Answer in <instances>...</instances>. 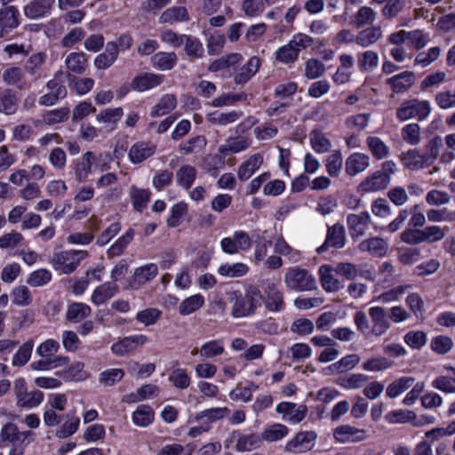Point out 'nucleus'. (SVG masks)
Returning a JSON list of instances; mask_svg holds the SVG:
<instances>
[{"mask_svg":"<svg viewBox=\"0 0 455 455\" xmlns=\"http://www.w3.org/2000/svg\"><path fill=\"white\" fill-rule=\"evenodd\" d=\"M288 433L289 429L285 425L275 423L261 433V438L267 442H276L285 437Z\"/></svg>","mask_w":455,"mask_h":455,"instance_id":"nucleus-60","label":"nucleus"},{"mask_svg":"<svg viewBox=\"0 0 455 455\" xmlns=\"http://www.w3.org/2000/svg\"><path fill=\"white\" fill-rule=\"evenodd\" d=\"M402 139L409 145L416 146L420 142V126L416 123L404 125L401 130Z\"/></svg>","mask_w":455,"mask_h":455,"instance_id":"nucleus-62","label":"nucleus"},{"mask_svg":"<svg viewBox=\"0 0 455 455\" xmlns=\"http://www.w3.org/2000/svg\"><path fill=\"white\" fill-rule=\"evenodd\" d=\"M34 347V341L32 339L27 340L23 343L17 352L13 355L12 364L14 367L24 366L30 359Z\"/></svg>","mask_w":455,"mask_h":455,"instance_id":"nucleus-46","label":"nucleus"},{"mask_svg":"<svg viewBox=\"0 0 455 455\" xmlns=\"http://www.w3.org/2000/svg\"><path fill=\"white\" fill-rule=\"evenodd\" d=\"M188 19V13L185 7L176 6L165 10L161 17L160 21L162 23L173 24L176 21L187 20Z\"/></svg>","mask_w":455,"mask_h":455,"instance_id":"nucleus-55","label":"nucleus"},{"mask_svg":"<svg viewBox=\"0 0 455 455\" xmlns=\"http://www.w3.org/2000/svg\"><path fill=\"white\" fill-rule=\"evenodd\" d=\"M320 283L324 291L327 292H335L341 289L344 285L337 275L336 267L329 264L322 265L318 269Z\"/></svg>","mask_w":455,"mask_h":455,"instance_id":"nucleus-21","label":"nucleus"},{"mask_svg":"<svg viewBox=\"0 0 455 455\" xmlns=\"http://www.w3.org/2000/svg\"><path fill=\"white\" fill-rule=\"evenodd\" d=\"M157 150V145L150 140H140L132 144L128 151V159L132 164H140L152 157Z\"/></svg>","mask_w":455,"mask_h":455,"instance_id":"nucleus-13","label":"nucleus"},{"mask_svg":"<svg viewBox=\"0 0 455 455\" xmlns=\"http://www.w3.org/2000/svg\"><path fill=\"white\" fill-rule=\"evenodd\" d=\"M415 379L412 377H402L388 385L387 387V395L390 398H395L412 386Z\"/></svg>","mask_w":455,"mask_h":455,"instance_id":"nucleus-47","label":"nucleus"},{"mask_svg":"<svg viewBox=\"0 0 455 455\" xmlns=\"http://www.w3.org/2000/svg\"><path fill=\"white\" fill-rule=\"evenodd\" d=\"M133 237L134 230L132 228H129L108 249V258L112 259L123 254L128 244L132 241Z\"/></svg>","mask_w":455,"mask_h":455,"instance_id":"nucleus-39","label":"nucleus"},{"mask_svg":"<svg viewBox=\"0 0 455 455\" xmlns=\"http://www.w3.org/2000/svg\"><path fill=\"white\" fill-rule=\"evenodd\" d=\"M369 166V156L363 153L355 152L346 159L345 172L349 177H354L364 172Z\"/></svg>","mask_w":455,"mask_h":455,"instance_id":"nucleus-22","label":"nucleus"},{"mask_svg":"<svg viewBox=\"0 0 455 455\" xmlns=\"http://www.w3.org/2000/svg\"><path fill=\"white\" fill-rule=\"evenodd\" d=\"M442 147L443 140L436 135L428 141L425 153H421L417 148L409 149L401 154V160L410 170L424 169L435 162Z\"/></svg>","mask_w":455,"mask_h":455,"instance_id":"nucleus-1","label":"nucleus"},{"mask_svg":"<svg viewBox=\"0 0 455 455\" xmlns=\"http://www.w3.org/2000/svg\"><path fill=\"white\" fill-rule=\"evenodd\" d=\"M381 30H340L337 38L343 43L356 44L366 48L375 44L381 37Z\"/></svg>","mask_w":455,"mask_h":455,"instance_id":"nucleus-9","label":"nucleus"},{"mask_svg":"<svg viewBox=\"0 0 455 455\" xmlns=\"http://www.w3.org/2000/svg\"><path fill=\"white\" fill-rule=\"evenodd\" d=\"M274 251L275 253L286 257L291 262L296 263L300 259L299 251L290 246L283 237H279L275 241Z\"/></svg>","mask_w":455,"mask_h":455,"instance_id":"nucleus-49","label":"nucleus"},{"mask_svg":"<svg viewBox=\"0 0 455 455\" xmlns=\"http://www.w3.org/2000/svg\"><path fill=\"white\" fill-rule=\"evenodd\" d=\"M63 72L58 71L52 79L47 82L46 88L49 92L39 98V104L42 106H52L67 96V88L63 84L61 76Z\"/></svg>","mask_w":455,"mask_h":455,"instance_id":"nucleus-12","label":"nucleus"},{"mask_svg":"<svg viewBox=\"0 0 455 455\" xmlns=\"http://www.w3.org/2000/svg\"><path fill=\"white\" fill-rule=\"evenodd\" d=\"M263 164V156L259 154L251 156L237 170V177L245 181L250 179Z\"/></svg>","mask_w":455,"mask_h":455,"instance_id":"nucleus-30","label":"nucleus"},{"mask_svg":"<svg viewBox=\"0 0 455 455\" xmlns=\"http://www.w3.org/2000/svg\"><path fill=\"white\" fill-rule=\"evenodd\" d=\"M148 341V339L146 335H131L114 343L110 349L114 355L122 356L135 350L138 347L143 346Z\"/></svg>","mask_w":455,"mask_h":455,"instance_id":"nucleus-20","label":"nucleus"},{"mask_svg":"<svg viewBox=\"0 0 455 455\" xmlns=\"http://www.w3.org/2000/svg\"><path fill=\"white\" fill-rule=\"evenodd\" d=\"M310 142L313 149L318 154L327 153L331 148L330 140L319 131H314L311 132Z\"/></svg>","mask_w":455,"mask_h":455,"instance_id":"nucleus-64","label":"nucleus"},{"mask_svg":"<svg viewBox=\"0 0 455 455\" xmlns=\"http://www.w3.org/2000/svg\"><path fill=\"white\" fill-rule=\"evenodd\" d=\"M259 67V59L256 56L251 57L235 76V82L237 84H243L247 83L258 72Z\"/></svg>","mask_w":455,"mask_h":455,"instance_id":"nucleus-36","label":"nucleus"},{"mask_svg":"<svg viewBox=\"0 0 455 455\" xmlns=\"http://www.w3.org/2000/svg\"><path fill=\"white\" fill-rule=\"evenodd\" d=\"M158 274V267L155 263H148L135 268L131 286L138 289L140 286L153 280Z\"/></svg>","mask_w":455,"mask_h":455,"instance_id":"nucleus-24","label":"nucleus"},{"mask_svg":"<svg viewBox=\"0 0 455 455\" xmlns=\"http://www.w3.org/2000/svg\"><path fill=\"white\" fill-rule=\"evenodd\" d=\"M19 98L17 92L10 88L0 91V113L13 115L18 110Z\"/></svg>","mask_w":455,"mask_h":455,"instance_id":"nucleus-29","label":"nucleus"},{"mask_svg":"<svg viewBox=\"0 0 455 455\" xmlns=\"http://www.w3.org/2000/svg\"><path fill=\"white\" fill-rule=\"evenodd\" d=\"M397 171L396 164L392 161H385L381 169L375 171L365 178L359 185V190L363 193H372L386 189L391 182V176Z\"/></svg>","mask_w":455,"mask_h":455,"instance_id":"nucleus-3","label":"nucleus"},{"mask_svg":"<svg viewBox=\"0 0 455 455\" xmlns=\"http://www.w3.org/2000/svg\"><path fill=\"white\" fill-rule=\"evenodd\" d=\"M225 352L224 343L221 339H212L204 343L200 349H194L192 355L199 354L203 360L213 359Z\"/></svg>","mask_w":455,"mask_h":455,"instance_id":"nucleus-31","label":"nucleus"},{"mask_svg":"<svg viewBox=\"0 0 455 455\" xmlns=\"http://www.w3.org/2000/svg\"><path fill=\"white\" fill-rule=\"evenodd\" d=\"M44 397V393L39 390L28 391L17 400V405L22 408H35L43 403Z\"/></svg>","mask_w":455,"mask_h":455,"instance_id":"nucleus-59","label":"nucleus"},{"mask_svg":"<svg viewBox=\"0 0 455 455\" xmlns=\"http://www.w3.org/2000/svg\"><path fill=\"white\" fill-rule=\"evenodd\" d=\"M251 142L249 138L243 136L229 138L225 144L220 147L219 151L223 155L239 153L248 148Z\"/></svg>","mask_w":455,"mask_h":455,"instance_id":"nucleus-37","label":"nucleus"},{"mask_svg":"<svg viewBox=\"0 0 455 455\" xmlns=\"http://www.w3.org/2000/svg\"><path fill=\"white\" fill-rule=\"evenodd\" d=\"M316 434L314 431H301L287 442L285 451L300 453L310 451L315 446Z\"/></svg>","mask_w":455,"mask_h":455,"instance_id":"nucleus-16","label":"nucleus"},{"mask_svg":"<svg viewBox=\"0 0 455 455\" xmlns=\"http://www.w3.org/2000/svg\"><path fill=\"white\" fill-rule=\"evenodd\" d=\"M177 107V98L173 94H164L150 112L152 117H159L171 113Z\"/></svg>","mask_w":455,"mask_h":455,"instance_id":"nucleus-35","label":"nucleus"},{"mask_svg":"<svg viewBox=\"0 0 455 455\" xmlns=\"http://www.w3.org/2000/svg\"><path fill=\"white\" fill-rule=\"evenodd\" d=\"M452 373L453 377L451 376H439L435 378L432 381V387L435 389H438L446 394H454L455 393V368H449Z\"/></svg>","mask_w":455,"mask_h":455,"instance_id":"nucleus-61","label":"nucleus"},{"mask_svg":"<svg viewBox=\"0 0 455 455\" xmlns=\"http://www.w3.org/2000/svg\"><path fill=\"white\" fill-rule=\"evenodd\" d=\"M207 145L204 136L198 135L190 138L180 145V150L186 155L202 152Z\"/></svg>","mask_w":455,"mask_h":455,"instance_id":"nucleus-57","label":"nucleus"},{"mask_svg":"<svg viewBox=\"0 0 455 455\" xmlns=\"http://www.w3.org/2000/svg\"><path fill=\"white\" fill-rule=\"evenodd\" d=\"M92 313V308L85 303L73 302L68 305L66 317L68 321L77 323L88 317Z\"/></svg>","mask_w":455,"mask_h":455,"instance_id":"nucleus-41","label":"nucleus"},{"mask_svg":"<svg viewBox=\"0 0 455 455\" xmlns=\"http://www.w3.org/2000/svg\"><path fill=\"white\" fill-rule=\"evenodd\" d=\"M343 166V156L339 150H334L325 159V167L328 174L333 178L339 176Z\"/></svg>","mask_w":455,"mask_h":455,"instance_id":"nucleus-48","label":"nucleus"},{"mask_svg":"<svg viewBox=\"0 0 455 455\" xmlns=\"http://www.w3.org/2000/svg\"><path fill=\"white\" fill-rule=\"evenodd\" d=\"M360 362V356L357 354H350L343 356L341 359L329 366V370L333 373H343L354 369Z\"/></svg>","mask_w":455,"mask_h":455,"instance_id":"nucleus-45","label":"nucleus"},{"mask_svg":"<svg viewBox=\"0 0 455 455\" xmlns=\"http://www.w3.org/2000/svg\"><path fill=\"white\" fill-rule=\"evenodd\" d=\"M154 411L151 406L148 404H141L132 412V422L140 427L149 426L154 420Z\"/></svg>","mask_w":455,"mask_h":455,"instance_id":"nucleus-38","label":"nucleus"},{"mask_svg":"<svg viewBox=\"0 0 455 455\" xmlns=\"http://www.w3.org/2000/svg\"><path fill=\"white\" fill-rule=\"evenodd\" d=\"M431 112V106L428 100L411 99L403 101L396 110V118L400 121H406L416 118L419 121L426 119Z\"/></svg>","mask_w":455,"mask_h":455,"instance_id":"nucleus-8","label":"nucleus"},{"mask_svg":"<svg viewBox=\"0 0 455 455\" xmlns=\"http://www.w3.org/2000/svg\"><path fill=\"white\" fill-rule=\"evenodd\" d=\"M0 438L3 442H9L13 446L26 447L36 438V434L30 430L20 431L13 423H6L0 431Z\"/></svg>","mask_w":455,"mask_h":455,"instance_id":"nucleus-11","label":"nucleus"},{"mask_svg":"<svg viewBox=\"0 0 455 455\" xmlns=\"http://www.w3.org/2000/svg\"><path fill=\"white\" fill-rule=\"evenodd\" d=\"M369 379V376L363 373H354L349 376L339 378L337 384L345 389L361 388Z\"/></svg>","mask_w":455,"mask_h":455,"instance_id":"nucleus-54","label":"nucleus"},{"mask_svg":"<svg viewBox=\"0 0 455 455\" xmlns=\"http://www.w3.org/2000/svg\"><path fill=\"white\" fill-rule=\"evenodd\" d=\"M275 411L282 414V419L291 424H298L301 422L307 413V407L306 404H296L291 402H281L277 404Z\"/></svg>","mask_w":455,"mask_h":455,"instance_id":"nucleus-14","label":"nucleus"},{"mask_svg":"<svg viewBox=\"0 0 455 455\" xmlns=\"http://www.w3.org/2000/svg\"><path fill=\"white\" fill-rule=\"evenodd\" d=\"M94 159V154L91 151H87L83 155L81 159H77L74 162L73 169L77 181L83 182L87 179Z\"/></svg>","mask_w":455,"mask_h":455,"instance_id":"nucleus-28","label":"nucleus"},{"mask_svg":"<svg viewBox=\"0 0 455 455\" xmlns=\"http://www.w3.org/2000/svg\"><path fill=\"white\" fill-rule=\"evenodd\" d=\"M261 305V291L259 287L249 285L244 294H235L231 315L235 318L253 315Z\"/></svg>","mask_w":455,"mask_h":455,"instance_id":"nucleus-2","label":"nucleus"},{"mask_svg":"<svg viewBox=\"0 0 455 455\" xmlns=\"http://www.w3.org/2000/svg\"><path fill=\"white\" fill-rule=\"evenodd\" d=\"M164 76L153 73H144L140 76H136L132 83L131 87L134 91L145 92L148 90L154 89L160 85L164 82Z\"/></svg>","mask_w":455,"mask_h":455,"instance_id":"nucleus-23","label":"nucleus"},{"mask_svg":"<svg viewBox=\"0 0 455 455\" xmlns=\"http://www.w3.org/2000/svg\"><path fill=\"white\" fill-rule=\"evenodd\" d=\"M88 256L86 251L68 250L53 254L52 264L53 268L60 274L68 275L73 273L80 262Z\"/></svg>","mask_w":455,"mask_h":455,"instance_id":"nucleus-6","label":"nucleus"},{"mask_svg":"<svg viewBox=\"0 0 455 455\" xmlns=\"http://www.w3.org/2000/svg\"><path fill=\"white\" fill-rule=\"evenodd\" d=\"M283 282L287 289L295 291H313L316 288V280L307 269L293 267L287 269Z\"/></svg>","mask_w":455,"mask_h":455,"instance_id":"nucleus-4","label":"nucleus"},{"mask_svg":"<svg viewBox=\"0 0 455 455\" xmlns=\"http://www.w3.org/2000/svg\"><path fill=\"white\" fill-rule=\"evenodd\" d=\"M412 288L411 284H402L397 285L390 290L382 292L377 297V300L381 303H390L394 301H398L403 295L410 289Z\"/></svg>","mask_w":455,"mask_h":455,"instance_id":"nucleus-56","label":"nucleus"},{"mask_svg":"<svg viewBox=\"0 0 455 455\" xmlns=\"http://www.w3.org/2000/svg\"><path fill=\"white\" fill-rule=\"evenodd\" d=\"M217 272L221 276L236 278L244 276L249 272V267L243 262L225 263L218 267Z\"/></svg>","mask_w":455,"mask_h":455,"instance_id":"nucleus-40","label":"nucleus"},{"mask_svg":"<svg viewBox=\"0 0 455 455\" xmlns=\"http://www.w3.org/2000/svg\"><path fill=\"white\" fill-rule=\"evenodd\" d=\"M366 144L377 160H382L389 156V148L380 138L370 136L366 140Z\"/></svg>","mask_w":455,"mask_h":455,"instance_id":"nucleus-43","label":"nucleus"},{"mask_svg":"<svg viewBox=\"0 0 455 455\" xmlns=\"http://www.w3.org/2000/svg\"><path fill=\"white\" fill-rule=\"evenodd\" d=\"M220 243L224 253L234 255L248 251L252 245V240L244 230H235L232 235L222 238Z\"/></svg>","mask_w":455,"mask_h":455,"instance_id":"nucleus-10","label":"nucleus"},{"mask_svg":"<svg viewBox=\"0 0 455 455\" xmlns=\"http://www.w3.org/2000/svg\"><path fill=\"white\" fill-rule=\"evenodd\" d=\"M67 68L76 74H83L85 71L87 60L83 52H72L66 59Z\"/></svg>","mask_w":455,"mask_h":455,"instance_id":"nucleus-52","label":"nucleus"},{"mask_svg":"<svg viewBox=\"0 0 455 455\" xmlns=\"http://www.w3.org/2000/svg\"><path fill=\"white\" fill-rule=\"evenodd\" d=\"M346 244L345 228L340 223H336L328 228L324 243L317 248L318 253H323L329 248L340 249Z\"/></svg>","mask_w":455,"mask_h":455,"instance_id":"nucleus-18","label":"nucleus"},{"mask_svg":"<svg viewBox=\"0 0 455 455\" xmlns=\"http://www.w3.org/2000/svg\"><path fill=\"white\" fill-rule=\"evenodd\" d=\"M358 247L361 251H367L373 256L381 257L387 253L388 245L384 239L376 236L363 240Z\"/></svg>","mask_w":455,"mask_h":455,"instance_id":"nucleus-32","label":"nucleus"},{"mask_svg":"<svg viewBox=\"0 0 455 455\" xmlns=\"http://www.w3.org/2000/svg\"><path fill=\"white\" fill-rule=\"evenodd\" d=\"M259 288L261 291V300L267 311L279 313L284 310L283 293L273 281L262 280Z\"/></svg>","mask_w":455,"mask_h":455,"instance_id":"nucleus-7","label":"nucleus"},{"mask_svg":"<svg viewBox=\"0 0 455 455\" xmlns=\"http://www.w3.org/2000/svg\"><path fill=\"white\" fill-rule=\"evenodd\" d=\"M393 363L384 356H373L362 364V368L365 371L378 372L389 369Z\"/></svg>","mask_w":455,"mask_h":455,"instance_id":"nucleus-58","label":"nucleus"},{"mask_svg":"<svg viewBox=\"0 0 455 455\" xmlns=\"http://www.w3.org/2000/svg\"><path fill=\"white\" fill-rule=\"evenodd\" d=\"M313 44V38L299 33L285 45L275 52V59L283 64L293 63L298 60L299 52Z\"/></svg>","mask_w":455,"mask_h":455,"instance_id":"nucleus-5","label":"nucleus"},{"mask_svg":"<svg viewBox=\"0 0 455 455\" xmlns=\"http://www.w3.org/2000/svg\"><path fill=\"white\" fill-rule=\"evenodd\" d=\"M204 297L201 294H195L183 299L179 306V313L181 315H188L204 305Z\"/></svg>","mask_w":455,"mask_h":455,"instance_id":"nucleus-44","label":"nucleus"},{"mask_svg":"<svg viewBox=\"0 0 455 455\" xmlns=\"http://www.w3.org/2000/svg\"><path fill=\"white\" fill-rule=\"evenodd\" d=\"M371 220V215L366 211L358 214H348L347 217V224L352 239H357L364 235L369 228Z\"/></svg>","mask_w":455,"mask_h":455,"instance_id":"nucleus-17","label":"nucleus"},{"mask_svg":"<svg viewBox=\"0 0 455 455\" xmlns=\"http://www.w3.org/2000/svg\"><path fill=\"white\" fill-rule=\"evenodd\" d=\"M23 72L20 68L11 67L3 71V81L8 85H15L18 89L25 88V83L22 82Z\"/></svg>","mask_w":455,"mask_h":455,"instance_id":"nucleus-50","label":"nucleus"},{"mask_svg":"<svg viewBox=\"0 0 455 455\" xmlns=\"http://www.w3.org/2000/svg\"><path fill=\"white\" fill-rule=\"evenodd\" d=\"M379 65V55L373 51H365L357 54V67L362 73L371 72Z\"/></svg>","mask_w":455,"mask_h":455,"instance_id":"nucleus-42","label":"nucleus"},{"mask_svg":"<svg viewBox=\"0 0 455 455\" xmlns=\"http://www.w3.org/2000/svg\"><path fill=\"white\" fill-rule=\"evenodd\" d=\"M414 82L415 75L411 71H403L387 79V84H388L395 93L407 91Z\"/></svg>","mask_w":455,"mask_h":455,"instance_id":"nucleus-27","label":"nucleus"},{"mask_svg":"<svg viewBox=\"0 0 455 455\" xmlns=\"http://www.w3.org/2000/svg\"><path fill=\"white\" fill-rule=\"evenodd\" d=\"M333 436L340 443H359L367 438V431L350 425H341L334 429Z\"/></svg>","mask_w":455,"mask_h":455,"instance_id":"nucleus-19","label":"nucleus"},{"mask_svg":"<svg viewBox=\"0 0 455 455\" xmlns=\"http://www.w3.org/2000/svg\"><path fill=\"white\" fill-rule=\"evenodd\" d=\"M52 278V272L46 268H39L33 271L27 279V283L31 287H41L48 284Z\"/></svg>","mask_w":455,"mask_h":455,"instance_id":"nucleus-63","label":"nucleus"},{"mask_svg":"<svg viewBox=\"0 0 455 455\" xmlns=\"http://www.w3.org/2000/svg\"><path fill=\"white\" fill-rule=\"evenodd\" d=\"M118 291V286L114 282H106L96 287L93 291L91 301L96 306L104 304L112 299Z\"/></svg>","mask_w":455,"mask_h":455,"instance_id":"nucleus-26","label":"nucleus"},{"mask_svg":"<svg viewBox=\"0 0 455 455\" xmlns=\"http://www.w3.org/2000/svg\"><path fill=\"white\" fill-rule=\"evenodd\" d=\"M242 116L243 112L236 110L228 112L213 111L206 115V120L214 125L225 126L235 123Z\"/></svg>","mask_w":455,"mask_h":455,"instance_id":"nucleus-33","label":"nucleus"},{"mask_svg":"<svg viewBox=\"0 0 455 455\" xmlns=\"http://www.w3.org/2000/svg\"><path fill=\"white\" fill-rule=\"evenodd\" d=\"M154 68L165 71L172 69L176 63V55L173 52H157L152 59Z\"/></svg>","mask_w":455,"mask_h":455,"instance_id":"nucleus-53","label":"nucleus"},{"mask_svg":"<svg viewBox=\"0 0 455 455\" xmlns=\"http://www.w3.org/2000/svg\"><path fill=\"white\" fill-rule=\"evenodd\" d=\"M197 175V170L190 165H182L175 174L176 182L178 186L181 187L185 190H188L193 186Z\"/></svg>","mask_w":455,"mask_h":455,"instance_id":"nucleus-34","label":"nucleus"},{"mask_svg":"<svg viewBox=\"0 0 455 455\" xmlns=\"http://www.w3.org/2000/svg\"><path fill=\"white\" fill-rule=\"evenodd\" d=\"M19 11L15 6H5L0 10V25L3 28H15L19 26Z\"/></svg>","mask_w":455,"mask_h":455,"instance_id":"nucleus-51","label":"nucleus"},{"mask_svg":"<svg viewBox=\"0 0 455 455\" xmlns=\"http://www.w3.org/2000/svg\"><path fill=\"white\" fill-rule=\"evenodd\" d=\"M55 0H32L24 6L23 12L28 19H38L50 12Z\"/></svg>","mask_w":455,"mask_h":455,"instance_id":"nucleus-25","label":"nucleus"},{"mask_svg":"<svg viewBox=\"0 0 455 455\" xmlns=\"http://www.w3.org/2000/svg\"><path fill=\"white\" fill-rule=\"evenodd\" d=\"M368 313L372 323L371 335L380 337L390 329L391 323L385 307L380 306L371 307L369 308Z\"/></svg>","mask_w":455,"mask_h":455,"instance_id":"nucleus-15","label":"nucleus"}]
</instances>
